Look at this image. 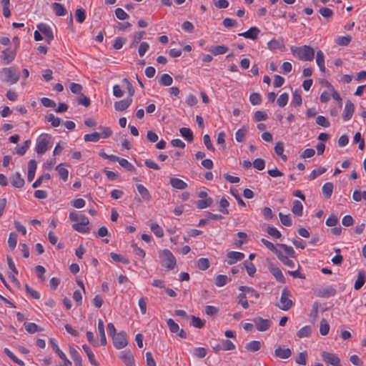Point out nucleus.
<instances>
[{"mask_svg":"<svg viewBox=\"0 0 366 366\" xmlns=\"http://www.w3.org/2000/svg\"><path fill=\"white\" fill-rule=\"evenodd\" d=\"M277 246L279 247H280L281 249H282L286 255H285L281 251L277 254V257H278V259L286 266L289 267H291V268H293L295 267V262L290 259L289 258L290 257H292V258H295L296 257V253H295V251L294 250L293 247H290V246H288L285 244H277Z\"/></svg>","mask_w":366,"mask_h":366,"instance_id":"f257e3e1","label":"nucleus"},{"mask_svg":"<svg viewBox=\"0 0 366 366\" xmlns=\"http://www.w3.org/2000/svg\"><path fill=\"white\" fill-rule=\"evenodd\" d=\"M291 51L301 61H312L315 56V50L307 45L299 47L292 46Z\"/></svg>","mask_w":366,"mask_h":366,"instance_id":"f03ea898","label":"nucleus"},{"mask_svg":"<svg viewBox=\"0 0 366 366\" xmlns=\"http://www.w3.org/2000/svg\"><path fill=\"white\" fill-rule=\"evenodd\" d=\"M159 257L161 258V264L168 270L173 269L176 266V258L169 249H164L160 252Z\"/></svg>","mask_w":366,"mask_h":366,"instance_id":"7ed1b4c3","label":"nucleus"},{"mask_svg":"<svg viewBox=\"0 0 366 366\" xmlns=\"http://www.w3.org/2000/svg\"><path fill=\"white\" fill-rule=\"evenodd\" d=\"M51 136L48 134H41L37 140L36 152L39 154H44L51 144Z\"/></svg>","mask_w":366,"mask_h":366,"instance_id":"20e7f679","label":"nucleus"},{"mask_svg":"<svg viewBox=\"0 0 366 366\" xmlns=\"http://www.w3.org/2000/svg\"><path fill=\"white\" fill-rule=\"evenodd\" d=\"M290 292L287 288H284L280 297V304L277 305V306L282 310H289L293 305L292 300L290 299Z\"/></svg>","mask_w":366,"mask_h":366,"instance_id":"39448f33","label":"nucleus"},{"mask_svg":"<svg viewBox=\"0 0 366 366\" xmlns=\"http://www.w3.org/2000/svg\"><path fill=\"white\" fill-rule=\"evenodd\" d=\"M5 78L4 81L9 82L11 84L16 83L19 79V74L15 67L11 66L9 68H4L2 69Z\"/></svg>","mask_w":366,"mask_h":366,"instance_id":"423d86ee","label":"nucleus"},{"mask_svg":"<svg viewBox=\"0 0 366 366\" xmlns=\"http://www.w3.org/2000/svg\"><path fill=\"white\" fill-rule=\"evenodd\" d=\"M113 343L117 349H122L126 347L128 344L126 333L120 332L112 337Z\"/></svg>","mask_w":366,"mask_h":366,"instance_id":"0eeeda50","label":"nucleus"},{"mask_svg":"<svg viewBox=\"0 0 366 366\" xmlns=\"http://www.w3.org/2000/svg\"><path fill=\"white\" fill-rule=\"evenodd\" d=\"M258 331L264 332L269 329L272 322L268 319H263L260 317H256L252 320Z\"/></svg>","mask_w":366,"mask_h":366,"instance_id":"6e6552de","label":"nucleus"},{"mask_svg":"<svg viewBox=\"0 0 366 366\" xmlns=\"http://www.w3.org/2000/svg\"><path fill=\"white\" fill-rule=\"evenodd\" d=\"M322 360L333 366H342L340 358L333 353L323 352L322 353Z\"/></svg>","mask_w":366,"mask_h":366,"instance_id":"1a4fd4ad","label":"nucleus"},{"mask_svg":"<svg viewBox=\"0 0 366 366\" xmlns=\"http://www.w3.org/2000/svg\"><path fill=\"white\" fill-rule=\"evenodd\" d=\"M268 269L277 282L280 283H285V278L279 267L274 266V264L270 263L268 265Z\"/></svg>","mask_w":366,"mask_h":366,"instance_id":"9d476101","label":"nucleus"},{"mask_svg":"<svg viewBox=\"0 0 366 366\" xmlns=\"http://www.w3.org/2000/svg\"><path fill=\"white\" fill-rule=\"evenodd\" d=\"M51 347L54 352L59 355L60 358L64 361V364L62 366H69L71 365V362L68 358L66 357V355L59 349L58 345L56 344L54 339H51L50 340Z\"/></svg>","mask_w":366,"mask_h":366,"instance_id":"9b49d317","label":"nucleus"},{"mask_svg":"<svg viewBox=\"0 0 366 366\" xmlns=\"http://www.w3.org/2000/svg\"><path fill=\"white\" fill-rule=\"evenodd\" d=\"M37 28L46 37V42L50 44L51 41L54 39V34L51 28L44 23L39 24Z\"/></svg>","mask_w":366,"mask_h":366,"instance_id":"f8f14e48","label":"nucleus"},{"mask_svg":"<svg viewBox=\"0 0 366 366\" xmlns=\"http://www.w3.org/2000/svg\"><path fill=\"white\" fill-rule=\"evenodd\" d=\"M89 220L82 217V222L75 223L72 225L74 230L81 233H88L90 231V228L88 227Z\"/></svg>","mask_w":366,"mask_h":366,"instance_id":"ddd939ff","label":"nucleus"},{"mask_svg":"<svg viewBox=\"0 0 366 366\" xmlns=\"http://www.w3.org/2000/svg\"><path fill=\"white\" fill-rule=\"evenodd\" d=\"M355 111V106L350 100H347L342 113V119L344 121L350 119Z\"/></svg>","mask_w":366,"mask_h":366,"instance_id":"4468645a","label":"nucleus"},{"mask_svg":"<svg viewBox=\"0 0 366 366\" xmlns=\"http://www.w3.org/2000/svg\"><path fill=\"white\" fill-rule=\"evenodd\" d=\"M260 30L256 27L252 26L249 30L245 32L240 33L238 35L240 36H243L247 39H250L252 40L257 39L258 34H259Z\"/></svg>","mask_w":366,"mask_h":366,"instance_id":"2eb2a0df","label":"nucleus"},{"mask_svg":"<svg viewBox=\"0 0 366 366\" xmlns=\"http://www.w3.org/2000/svg\"><path fill=\"white\" fill-rule=\"evenodd\" d=\"M11 184L16 188H21L24 185V179L21 177L19 172H16L10 177Z\"/></svg>","mask_w":366,"mask_h":366,"instance_id":"dca6fc26","label":"nucleus"},{"mask_svg":"<svg viewBox=\"0 0 366 366\" xmlns=\"http://www.w3.org/2000/svg\"><path fill=\"white\" fill-rule=\"evenodd\" d=\"M132 102V99L131 97H128L123 100L116 102L114 103V109H115V110L119 111V112L124 111L130 106Z\"/></svg>","mask_w":366,"mask_h":366,"instance_id":"f3484780","label":"nucleus"},{"mask_svg":"<svg viewBox=\"0 0 366 366\" xmlns=\"http://www.w3.org/2000/svg\"><path fill=\"white\" fill-rule=\"evenodd\" d=\"M15 56L16 52L10 48H8L2 51L1 58L4 64H8L14 59Z\"/></svg>","mask_w":366,"mask_h":366,"instance_id":"a211bd4d","label":"nucleus"},{"mask_svg":"<svg viewBox=\"0 0 366 366\" xmlns=\"http://www.w3.org/2000/svg\"><path fill=\"white\" fill-rule=\"evenodd\" d=\"M120 357L127 366H134V360L131 351L127 350L122 351Z\"/></svg>","mask_w":366,"mask_h":366,"instance_id":"6ab92c4d","label":"nucleus"},{"mask_svg":"<svg viewBox=\"0 0 366 366\" xmlns=\"http://www.w3.org/2000/svg\"><path fill=\"white\" fill-rule=\"evenodd\" d=\"M227 257L229 259L227 261L228 264H233L237 261H240L244 259V254L239 252H229L227 254Z\"/></svg>","mask_w":366,"mask_h":366,"instance_id":"aec40b11","label":"nucleus"},{"mask_svg":"<svg viewBox=\"0 0 366 366\" xmlns=\"http://www.w3.org/2000/svg\"><path fill=\"white\" fill-rule=\"evenodd\" d=\"M336 294V290L332 286L322 287L318 290V296L320 297H329Z\"/></svg>","mask_w":366,"mask_h":366,"instance_id":"412c9836","label":"nucleus"},{"mask_svg":"<svg viewBox=\"0 0 366 366\" xmlns=\"http://www.w3.org/2000/svg\"><path fill=\"white\" fill-rule=\"evenodd\" d=\"M292 355V351L289 348H284L281 346H279L275 350H274V355L277 357H279L280 359H287L289 358Z\"/></svg>","mask_w":366,"mask_h":366,"instance_id":"4be33fe9","label":"nucleus"},{"mask_svg":"<svg viewBox=\"0 0 366 366\" xmlns=\"http://www.w3.org/2000/svg\"><path fill=\"white\" fill-rule=\"evenodd\" d=\"M366 282V273L364 270H360L357 274V278L355 282L354 288L355 290H359L362 288Z\"/></svg>","mask_w":366,"mask_h":366,"instance_id":"5701e85b","label":"nucleus"},{"mask_svg":"<svg viewBox=\"0 0 366 366\" xmlns=\"http://www.w3.org/2000/svg\"><path fill=\"white\" fill-rule=\"evenodd\" d=\"M169 182L172 187L177 189L182 190L187 187V184L179 178H170Z\"/></svg>","mask_w":366,"mask_h":366,"instance_id":"b1692460","label":"nucleus"},{"mask_svg":"<svg viewBox=\"0 0 366 366\" xmlns=\"http://www.w3.org/2000/svg\"><path fill=\"white\" fill-rule=\"evenodd\" d=\"M137 189L144 200H145V201L151 200L152 196H151L149 190L144 185L137 184Z\"/></svg>","mask_w":366,"mask_h":366,"instance_id":"393cba45","label":"nucleus"},{"mask_svg":"<svg viewBox=\"0 0 366 366\" xmlns=\"http://www.w3.org/2000/svg\"><path fill=\"white\" fill-rule=\"evenodd\" d=\"M316 62H317V64L318 65L320 71L322 72H325V55H324L323 52L321 50H319L317 52Z\"/></svg>","mask_w":366,"mask_h":366,"instance_id":"a878e982","label":"nucleus"},{"mask_svg":"<svg viewBox=\"0 0 366 366\" xmlns=\"http://www.w3.org/2000/svg\"><path fill=\"white\" fill-rule=\"evenodd\" d=\"M98 331L100 336V341L102 345H105L107 344V339L104 333V325L103 321L99 319L98 321Z\"/></svg>","mask_w":366,"mask_h":366,"instance_id":"bb28decb","label":"nucleus"},{"mask_svg":"<svg viewBox=\"0 0 366 366\" xmlns=\"http://www.w3.org/2000/svg\"><path fill=\"white\" fill-rule=\"evenodd\" d=\"M229 48L224 45H217L212 46L209 51L214 56L219 54H224L228 51Z\"/></svg>","mask_w":366,"mask_h":366,"instance_id":"cd10ccee","label":"nucleus"},{"mask_svg":"<svg viewBox=\"0 0 366 366\" xmlns=\"http://www.w3.org/2000/svg\"><path fill=\"white\" fill-rule=\"evenodd\" d=\"M292 212L297 216L301 217L303 213V205L302 204L298 201H293V205L292 208Z\"/></svg>","mask_w":366,"mask_h":366,"instance_id":"c85d7f7f","label":"nucleus"},{"mask_svg":"<svg viewBox=\"0 0 366 366\" xmlns=\"http://www.w3.org/2000/svg\"><path fill=\"white\" fill-rule=\"evenodd\" d=\"M231 279L228 278L227 275L219 274L214 280V284L217 287H221L224 286Z\"/></svg>","mask_w":366,"mask_h":366,"instance_id":"c756f323","label":"nucleus"},{"mask_svg":"<svg viewBox=\"0 0 366 366\" xmlns=\"http://www.w3.org/2000/svg\"><path fill=\"white\" fill-rule=\"evenodd\" d=\"M274 149L275 153L277 155L280 156L283 161L286 162L287 160V156L283 154V152H284V143L282 142H277Z\"/></svg>","mask_w":366,"mask_h":366,"instance_id":"7c9ffc66","label":"nucleus"},{"mask_svg":"<svg viewBox=\"0 0 366 366\" xmlns=\"http://www.w3.org/2000/svg\"><path fill=\"white\" fill-rule=\"evenodd\" d=\"M69 353L76 366H81V357L73 347H70Z\"/></svg>","mask_w":366,"mask_h":366,"instance_id":"2f4dec72","label":"nucleus"},{"mask_svg":"<svg viewBox=\"0 0 366 366\" xmlns=\"http://www.w3.org/2000/svg\"><path fill=\"white\" fill-rule=\"evenodd\" d=\"M181 135L189 142H192L194 139V136L192 130L187 127H182L179 130Z\"/></svg>","mask_w":366,"mask_h":366,"instance_id":"473e14b6","label":"nucleus"},{"mask_svg":"<svg viewBox=\"0 0 366 366\" xmlns=\"http://www.w3.org/2000/svg\"><path fill=\"white\" fill-rule=\"evenodd\" d=\"M82 348L87 355L90 363L93 365L97 366L98 363L95 360L94 355L92 352L91 348L86 345H84Z\"/></svg>","mask_w":366,"mask_h":366,"instance_id":"72a5a7b5","label":"nucleus"},{"mask_svg":"<svg viewBox=\"0 0 366 366\" xmlns=\"http://www.w3.org/2000/svg\"><path fill=\"white\" fill-rule=\"evenodd\" d=\"M213 199L211 197H207L204 199H199L196 202V206L199 209H204L212 205Z\"/></svg>","mask_w":366,"mask_h":366,"instance_id":"f704fd0d","label":"nucleus"},{"mask_svg":"<svg viewBox=\"0 0 366 366\" xmlns=\"http://www.w3.org/2000/svg\"><path fill=\"white\" fill-rule=\"evenodd\" d=\"M247 133V127L244 126L242 129H238L235 134V139L238 142H242L244 141V138Z\"/></svg>","mask_w":366,"mask_h":366,"instance_id":"c9c22d12","label":"nucleus"},{"mask_svg":"<svg viewBox=\"0 0 366 366\" xmlns=\"http://www.w3.org/2000/svg\"><path fill=\"white\" fill-rule=\"evenodd\" d=\"M52 8L57 16H64L66 14V9L59 3H54L52 4Z\"/></svg>","mask_w":366,"mask_h":366,"instance_id":"e433bc0d","label":"nucleus"},{"mask_svg":"<svg viewBox=\"0 0 366 366\" xmlns=\"http://www.w3.org/2000/svg\"><path fill=\"white\" fill-rule=\"evenodd\" d=\"M322 193L324 194L325 198L329 199L332 194L333 191V184L332 182H327L322 187Z\"/></svg>","mask_w":366,"mask_h":366,"instance_id":"4c0bfd02","label":"nucleus"},{"mask_svg":"<svg viewBox=\"0 0 366 366\" xmlns=\"http://www.w3.org/2000/svg\"><path fill=\"white\" fill-rule=\"evenodd\" d=\"M56 170L57 171L60 177L66 182L68 179L69 171L63 167V164H60L56 167Z\"/></svg>","mask_w":366,"mask_h":366,"instance_id":"58836bf2","label":"nucleus"},{"mask_svg":"<svg viewBox=\"0 0 366 366\" xmlns=\"http://www.w3.org/2000/svg\"><path fill=\"white\" fill-rule=\"evenodd\" d=\"M26 330L30 333L34 334L37 332L42 331V329L39 327L36 324L33 322L24 323Z\"/></svg>","mask_w":366,"mask_h":366,"instance_id":"ea45409f","label":"nucleus"},{"mask_svg":"<svg viewBox=\"0 0 366 366\" xmlns=\"http://www.w3.org/2000/svg\"><path fill=\"white\" fill-rule=\"evenodd\" d=\"M268 48L271 50L280 49L284 45L283 39H272L267 44Z\"/></svg>","mask_w":366,"mask_h":366,"instance_id":"a19ab883","label":"nucleus"},{"mask_svg":"<svg viewBox=\"0 0 366 366\" xmlns=\"http://www.w3.org/2000/svg\"><path fill=\"white\" fill-rule=\"evenodd\" d=\"M312 328L310 326H305L301 328L297 333V335L300 338L307 337L311 335Z\"/></svg>","mask_w":366,"mask_h":366,"instance_id":"79ce46f5","label":"nucleus"},{"mask_svg":"<svg viewBox=\"0 0 366 366\" xmlns=\"http://www.w3.org/2000/svg\"><path fill=\"white\" fill-rule=\"evenodd\" d=\"M245 348L250 352H257L261 348V343L259 341H252L247 344Z\"/></svg>","mask_w":366,"mask_h":366,"instance_id":"37998d69","label":"nucleus"},{"mask_svg":"<svg viewBox=\"0 0 366 366\" xmlns=\"http://www.w3.org/2000/svg\"><path fill=\"white\" fill-rule=\"evenodd\" d=\"M244 266L247 270V272L249 276L253 277L254 273L256 272V267L253 263L246 260L243 262Z\"/></svg>","mask_w":366,"mask_h":366,"instance_id":"c03bdc74","label":"nucleus"},{"mask_svg":"<svg viewBox=\"0 0 366 366\" xmlns=\"http://www.w3.org/2000/svg\"><path fill=\"white\" fill-rule=\"evenodd\" d=\"M352 40V37L350 35L345 36H339L335 39L337 44L340 46H347Z\"/></svg>","mask_w":366,"mask_h":366,"instance_id":"a18cd8bd","label":"nucleus"},{"mask_svg":"<svg viewBox=\"0 0 366 366\" xmlns=\"http://www.w3.org/2000/svg\"><path fill=\"white\" fill-rule=\"evenodd\" d=\"M48 122H51L52 127H57L60 125L61 119L59 117H55L53 114H49L46 117Z\"/></svg>","mask_w":366,"mask_h":366,"instance_id":"49530a36","label":"nucleus"},{"mask_svg":"<svg viewBox=\"0 0 366 366\" xmlns=\"http://www.w3.org/2000/svg\"><path fill=\"white\" fill-rule=\"evenodd\" d=\"M101 138L100 134L98 132H94L92 134H85L84 139L85 142H97Z\"/></svg>","mask_w":366,"mask_h":366,"instance_id":"de8ad7c7","label":"nucleus"},{"mask_svg":"<svg viewBox=\"0 0 366 366\" xmlns=\"http://www.w3.org/2000/svg\"><path fill=\"white\" fill-rule=\"evenodd\" d=\"M191 320H192L191 325L196 328L200 329L204 326L205 321L202 320L199 317L192 315Z\"/></svg>","mask_w":366,"mask_h":366,"instance_id":"09e8293b","label":"nucleus"},{"mask_svg":"<svg viewBox=\"0 0 366 366\" xmlns=\"http://www.w3.org/2000/svg\"><path fill=\"white\" fill-rule=\"evenodd\" d=\"M197 267L201 270H206L209 267V261L207 258H200L197 262Z\"/></svg>","mask_w":366,"mask_h":366,"instance_id":"8fccbe9b","label":"nucleus"},{"mask_svg":"<svg viewBox=\"0 0 366 366\" xmlns=\"http://www.w3.org/2000/svg\"><path fill=\"white\" fill-rule=\"evenodd\" d=\"M330 330V325L325 319H322L320 321V332L322 335H326L328 334Z\"/></svg>","mask_w":366,"mask_h":366,"instance_id":"3c124183","label":"nucleus"},{"mask_svg":"<svg viewBox=\"0 0 366 366\" xmlns=\"http://www.w3.org/2000/svg\"><path fill=\"white\" fill-rule=\"evenodd\" d=\"M229 205V202L225 198H222L219 202V212L224 214H229V210L227 209Z\"/></svg>","mask_w":366,"mask_h":366,"instance_id":"603ef678","label":"nucleus"},{"mask_svg":"<svg viewBox=\"0 0 366 366\" xmlns=\"http://www.w3.org/2000/svg\"><path fill=\"white\" fill-rule=\"evenodd\" d=\"M4 352L15 363L19 365L20 366H24V362L22 360H19L17 357H16L14 355V354L11 351H10L8 348L4 349Z\"/></svg>","mask_w":366,"mask_h":366,"instance_id":"864d4df0","label":"nucleus"},{"mask_svg":"<svg viewBox=\"0 0 366 366\" xmlns=\"http://www.w3.org/2000/svg\"><path fill=\"white\" fill-rule=\"evenodd\" d=\"M119 164L122 167L126 169L127 171H129V172L135 171V167L130 162H129L126 159L120 158L119 161Z\"/></svg>","mask_w":366,"mask_h":366,"instance_id":"5fc2aeb1","label":"nucleus"},{"mask_svg":"<svg viewBox=\"0 0 366 366\" xmlns=\"http://www.w3.org/2000/svg\"><path fill=\"white\" fill-rule=\"evenodd\" d=\"M292 104L295 107H299L302 104V97L299 91L295 90L293 93Z\"/></svg>","mask_w":366,"mask_h":366,"instance_id":"6e6d98bb","label":"nucleus"},{"mask_svg":"<svg viewBox=\"0 0 366 366\" xmlns=\"http://www.w3.org/2000/svg\"><path fill=\"white\" fill-rule=\"evenodd\" d=\"M151 230L158 237H162L164 235V232L162 227L157 223L151 224Z\"/></svg>","mask_w":366,"mask_h":366,"instance_id":"4d7b16f0","label":"nucleus"},{"mask_svg":"<svg viewBox=\"0 0 366 366\" xmlns=\"http://www.w3.org/2000/svg\"><path fill=\"white\" fill-rule=\"evenodd\" d=\"M172 82V78L167 74H162L159 79V83L163 86H170Z\"/></svg>","mask_w":366,"mask_h":366,"instance_id":"13d9d810","label":"nucleus"},{"mask_svg":"<svg viewBox=\"0 0 366 366\" xmlns=\"http://www.w3.org/2000/svg\"><path fill=\"white\" fill-rule=\"evenodd\" d=\"M51 179V176L49 173H46L40 176L32 184L34 188L39 187L44 179L49 180Z\"/></svg>","mask_w":366,"mask_h":366,"instance_id":"bf43d9fd","label":"nucleus"},{"mask_svg":"<svg viewBox=\"0 0 366 366\" xmlns=\"http://www.w3.org/2000/svg\"><path fill=\"white\" fill-rule=\"evenodd\" d=\"M167 326L172 333H177L179 331V327L172 319H168L167 320Z\"/></svg>","mask_w":366,"mask_h":366,"instance_id":"052dcab7","label":"nucleus"},{"mask_svg":"<svg viewBox=\"0 0 366 366\" xmlns=\"http://www.w3.org/2000/svg\"><path fill=\"white\" fill-rule=\"evenodd\" d=\"M30 144L31 141L29 139L26 140L21 147L16 149V154L20 156L24 155L29 149Z\"/></svg>","mask_w":366,"mask_h":366,"instance_id":"680f3d73","label":"nucleus"},{"mask_svg":"<svg viewBox=\"0 0 366 366\" xmlns=\"http://www.w3.org/2000/svg\"><path fill=\"white\" fill-rule=\"evenodd\" d=\"M110 257L115 262H122V263L126 264L129 262L128 259L124 257L123 256H122L120 254L114 253V252H111L110 253Z\"/></svg>","mask_w":366,"mask_h":366,"instance_id":"e2e57ef3","label":"nucleus"},{"mask_svg":"<svg viewBox=\"0 0 366 366\" xmlns=\"http://www.w3.org/2000/svg\"><path fill=\"white\" fill-rule=\"evenodd\" d=\"M319 12L325 19H330L334 14L333 11L327 7L320 8Z\"/></svg>","mask_w":366,"mask_h":366,"instance_id":"0e129e2a","label":"nucleus"},{"mask_svg":"<svg viewBox=\"0 0 366 366\" xmlns=\"http://www.w3.org/2000/svg\"><path fill=\"white\" fill-rule=\"evenodd\" d=\"M75 16L79 23H83L86 19L85 10L83 9H77L75 12Z\"/></svg>","mask_w":366,"mask_h":366,"instance_id":"69168bd1","label":"nucleus"},{"mask_svg":"<svg viewBox=\"0 0 366 366\" xmlns=\"http://www.w3.org/2000/svg\"><path fill=\"white\" fill-rule=\"evenodd\" d=\"M249 101L253 105L260 104L262 102V97L259 93H252L249 97Z\"/></svg>","mask_w":366,"mask_h":366,"instance_id":"338daca9","label":"nucleus"},{"mask_svg":"<svg viewBox=\"0 0 366 366\" xmlns=\"http://www.w3.org/2000/svg\"><path fill=\"white\" fill-rule=\"evenodd\" d=\"M8 244L11 249H14L17 244V234L15 232H11L8 239Z\"/></svg>","mask_w":366,"mask_h":366,"instance_id":"774afa93","label":"nucleus"}]
</instances>
